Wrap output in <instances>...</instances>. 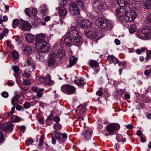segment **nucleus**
I'll return each mask as SVG.
<instances>
[{
	"label": "nucleus",
	"mask_w": 151,
	"mask_h": 151,
	"mask_svg": "<svg viewBox=\"0 0 151 151\" xmlns=\"http://www.w3.org/2000/svg\"><path fill=\"white\" fill-rule=\"evenodd\" d=\"M79 27L82 32L84 33L85 36L93 41L99 40L104 36V34L97 30L93 24H91L88 20H81L79 24Z\"/></svg>",
	"instance_id": "obj_1"
},
{
	"label": "nucleus",
	"mask_w": 151,
	"mask_h": 151,
	"mask_svg": "<svg viewBox=\"0 0 151 151\" xmlns=\"http://www.w3.org/2000/svg\"><path fill=\"white\" fill-rule=\"evenodd\" d=\"M80 32L72 27L66 34L67 36L64 39V43L66 46H70L73 44L79 46L83 43V40Z\"/></svg>",
	"instance_id": "obj_2"
},
{
	"label": "nucleus",
	"mask_w": 151,
	"mask_h": 151,
	"mask_svg": "<svg viewBox=\"0 0 151 151\" xmlns=\"http://www.w3.org/2000/svg\"><path fill=\"white\" fill-rule=\"evenodd\" d=\"M17 25L22 30H25L28 31H30L32 26L30 23L23 20L19 21L18 19H14L12 24V26L14 28L16 27Z\"/></svg>",
	"instance_id": "obj_3"
},
{
	"label": "nucleus",
	"mask_w": 151,
	"mask_h": 151,
	"mask_svg": "<svg viewBox=\"0 0 151 151\" xmlns=\"http://www.w3.org/2000/svg\"><path fill=\"white\" fill-rule=\"evenodd\" d=\"M61 6L60 7L58 10L59 15L60 18L65 19L68 12L67 9L65 7L68 2V0H59Z\"/></svg>",
	"instance_id": "obj_4"
},
{
	"label": "nucleus",
	"mask_w": 151,
	"mask_h": 151,
	"mask_svg": "<svg viewBox=\"0 0 151 151\" xmlns=\"http://www.w3.org/2000/svg\"><path fill=\"white\" fill-rule=\"evenodd\" d=\"M137 16V13L133 10H128L124 16V19L126 21L130 22L134 20Z\"/></svg>",
	"instance_id": "obj_5"
},
{
	"label": "nucleus",
	"mask_w": 151,
	"mask_h": 151,
	"mask_svg": "<svg viewBox=\"0 0 151 151\" xmlns=\"http://www.w3.org/2000/svg\"><path fill=\"white\" fill-rule=\"evenodd\" d=\"M69 11L70 13L73 15L76 16L80 14V10L76 4L71 2L69 4Z\"/></svg>",
	"instance_id": "obj_6"
},
{
	"label": "nucleus",
	"mask_w": 151,
	"mask_h": 151,
	"mask_svg": "<svg viewBox=\"0 0 151 151\" xmlns=\"http://www.w3.org/2000/svg\"><path fill=\"white\" fill-rule=\"evenodd\" d=\"M120 128V125L118 123H112L108 124L107 126L106 130L109 133H112Z\"/></svg>",
	"instance_id": "obj_7"
},
{
	"label": "nucleus",
	"mask_w": 151,
	"mask_h": 151,
	"mask_svg": "<svg viewBox=\"0 0 151 151\" xmlns=\"http://www.w3.org/2000/svg\"><path fill=\"white\" fill-rule=\"evenodd\" d=\"M97 26L101 29H104L107 26V22L106 20L103 18L97 19L95 22Z\"/></svg>",
	"instance_id": "obj_8"
},
{
	"label": "nucleus",
	"mask_w": 151,
	"mask_h": 151,
	"mask_svg": "<svg viewBox=\"0 0 151 151\" xmlns=\"http://www.w3.org/2000/svg\"><path fill=\"white\" fill-rule=\"evenodd\" d=\"M45 35L43 34H40L36 35V45H42L45 44L47 42L45 40Z\"/></svg>",
	"instance_id": "obj_9"
},
{
	"label": "nucleus",
	"mask_w": 151,
	"mask_h": 151,
	"mask_svg": "<svg viewBox=\"0 0 151 151\" xmlns=\"http://www.w3.org/2000/svg\"><path fill=\"white\" fill-rule=\"evenodd\" d=\"M47 42L45 44H43L42 45H36V47L37 50L44 53H46L49 52L50 47L47 45Z\"/></svg>",
	"instance_id": "obj_10"
},
{
	"label": "nucleus",
	"mask_w": 151,
	"mask_h": 151,
	"mask_svg": "<svg viewBox=\"0 0 151 151\" xmlns=\"http://www.w3.org/2000/svg\"><path fill=\"white\" fill-rule=\"evenodd\" d=\"M75 88L70 85H65L63 86L61 88V90L62 91H66L67 93L72 94L74 93Z\"/></svg>",
	"instance_id": "obj_11"
},
{
	"label": "nucleus",
	"mask_w": 151,
	"mask_h": 151,
	"mask_svg": "<svg viewBox=\"0 0 151 151\" xmlns=\"http://www.w3.org/2000/svg\"><path fill=\"white\" fill-rule=\"evenodd\" d=\"M13 125L11 123H5L2 125L1 130L6 132H9L12 131Z\"/></svg>",
	"instance_id": "obj_12"
},
{
	"label": "nucleus",
	"mask_w": 151,
	"mask_h": 151,
	"mask_svg": "<svg viewBox=\"0 0 151 151\" xmlns=\"http://www.w3.org/2000/svg\"><path fill=\"white\" fill-rule=\"evenodd\" d=\"M129 0H118L117 3L118 5L120 7H128L129 9H131L132 6V5L129 4Z\"/></svg>",
	"instance_id": "obj_13"
},
{
	"label": "nucleus",
	"mask_w": 151,
	"mask_h": 151,
	"mask_svg": "<svg viewBox=\"0 0 151 151\" xmlns=\"http://www.w3.org/2000/svg\"><path fill=\"white\" fill-rule=\"evenodd\" d=\"M127 7H121V8H117L116 10V13L117 15L119 17H122L123 16H125V15L127 12Z\"/></svg>",
	"instance_id": "obj_14"
},
{
	"label": "nucleus",
	"mask_w": 151,
	"mask_h": 151,
	"mask_svg": "<svg viewBox=\"0 0 151 151\" xmlns=\"http://www.w3.org/2000/svg\"><path fill=\"white\" fill-rule=\"evenodd\" d=\"M52 137H53L58 140L60 143H63L65 142V140L60 137L61 133L59 132L55 131L52 133Z\"/></svg>",
	"instance_id": "obj_15"
},
{
	"label": "nucleus",
	"mask_w": 151,
	"mask_h": 151,
	"mask_svg": "<svg viewBox=\"0 0 151 151\" xmlns=\"http://www.w3.org/2000/svg\"><path fill=\"white\" fill-rule=\"evenodd\" d=\"M92 134V131H84L82 133V137L85 139L88 140L91 138Z\"/></svg>",
	"instance_id": "obj_16"
},
{
	"label": "nucleus",
	"mask_w": 151,
	"mask_h": 151,
	"mask_svg": "<svg viewBox=\"0 0 151 151\" xmlns=\"http://www.w3.org/2000/svg\"><path fill=\"white\" fill-rule=\"evenodd\" d=\"M77 60V58L75 57L74 56L70 57L69 61V64L68 65V67L69 68H70L74 65L76 63Z\"/></svg>",
	"instance_id": "obj_17"
},
{
	"label": "nucleus",
	"mask_w": 151,
	"mask_h": 151,
	"mask_svg": "<svg viewBox=\"0 0 151 151\" xmlns=\"http://www.w3.org/2000/svg\"><path fill=\"white\" fill-rule=\"evenodd\" d=\"M92 6L95 9H97L98 11L101 9L102 6L101 3L98 0L93 3Z\"/></svg>",
	"instance_id": "obj_18"
},
{
	"label": "nucleus",
	"mask_w": 151,
	"mask_h": 151,
	"mask_svg": "<svg viewBox=\"0 0 151 151\" xmlns=\"http://www.w3.org/2000/svg\"><path fill=\"white\" fill-rule=\"evenodd\" d=\"M22 49L24 53L28 55H30L32 52V48L28 46H24L22 48Z\"/></svg>",
	"instance_id": "obj_19"
},
{
	"label": "nucleus",
	"mask_w": 151,
	"mask_h": 151,
	"mask_svg": "<svg viewBox=\"0 0 151 151\" xmlns=\"http://www.w3.org/2000/svg\"><path fill=\"white\" fill-rule=\"evenodd\" d=\"M141 32L143 35L146 37L149 36L151 34L150 30L148 28V27H146L145 28H143L142 29Z\"/></svg>",
	"instance_id": "obj_20"
},
{
	"label": "nucleus",
	"mask_w": 151,
	"mask_h": 151,
	"mask_svg": "<svg viewBox=\"0 0 151 151\" xmlns=\"http://www.w3.org/2000/svg\"><path fill=\"white\" fill-rule=\"evenodd\" d=\"M56 54L58 57L60 58H63L65 56V50L63 49L62 47H60L58 50V52Z\"/></svg>",
	"instance_id": "obj_21"
},
{
	"label": "nucleus",
	"mask_w": 151,
	"mask_h": 151,
	"mask_svg": "<svg viewBox=\"0 0 151 151\" xmlns=\"http://www.w3.org/2000/svg\"><path fill=\"white\" fill-rule=\"evenodd\" d=\"M144 9H151V0H147L143 3Z\"/></svg>",
	"instance_id": "obj_22"
},
{
	"label": "nucleus",
	"mask_w": 151,
	"mask_h": 151,
	"mask_svg": "<svg viewBox=\"0 0 151 151\" xmlns=\"http://www.w3.org/2000/svg\"><path fill=\"white\" fill-rule=\"evenodd\" d=\"M34 38L33 35L30 33L27 34L26 37V41L29 43H31L34 41Z\"/></svg>",
	"instance_id": "obj_23"
},
{
	"label": "nucleus",
	"mask_w": 151,
	"mask_h": 151,
	"mask_svg": "<svg viewBox=\"0 0 151 151\" xmlns=\"http://www.w3.org/2000/svg\"><path fill=\"white\" fill-rule=\"evenodd\" d=\"M74 82L75 84L78 86H80L81 87L83 86L86 84V82H84V80L81 79H79L77 80H75Z\"/></svg>",
	"instance_id": "obj_24"
},
{
	"label": "nucleus",
	"mask_w": 151,
	"mask_h": 151,
	"mask_svg": "<svg viewBox=\"0 0 151 151\" xmlns=\"http://www.w3.org/2000/svg\"><path fill=\"white\" fill-rule=\"evenodd\" d=\"M20 96L17 95L14 97L12 100V104L15 105L17 104L18 102V99L20 98Z\"/></svg>",
	"instance_id": "obj_25"
},
{
	"label": "nucleus",
	"mask_w": 151,
	"mask_h": 151,
	"mask_svg": "<svg viewBox=\"0 0 151 151\" xmlns=\"http://www.w3.org/2000/svg\"><path fill=\"white\" fill-rule=\"evenodd\" d=\"M76 2L77 4V6L79 7L82 10H84L85 9V5L84 3L81 0H77Z\"/></svg>",
	"instance_id": "obj_26"
},
{
	"label": "nucleus",
	"mask_w": 151,
	"mask_h": 151,
	"mask_svg": "<svg viewBox=\"0 0 151 151\" xmlns=\"http://www.w3.org/2000/svg\"><path fill=\"white\" fill-rule=\"evenodd\" d=\"M40 9L42 13L44 14H46L48 12V9L45 5H42L40 7Z\"/></svg>",
	"instance_id": "obj_27"
},
{
	"label": "nucleus",
	"mask_w": 151,
	"mask_h": 151,
	"mask_svg": "<svg viewBox=\"0 0 151 151\" xmlns=\"http://www.w3.org/2000/svg\"><path fill=\"white\" fill-rule=\"evenodd\" d=\"M89 64L90 66L92 68H97L99 66L98 63L95 60H91L90 61Z\"/></svg>",
	"instance_id": "obj_28"
},
{
	"label": "nucleus",
	"mask_w": 151,
	"mask_h": 151,
	"mask_svg": "<svg viewBox=\"0 0 151 151\" xmlns=\"http://www.w3.org/2000/svg\"><path fill=\"white\" fill-rule=\"evenodd\" d=\"M11 120L13 122H19L20 119L19 117L13 115L11 118Z\"/></svg>",
	"instance_id": "obj_29"
},
{
	"label": "nucleus",
	"mask_w": 151,
	"mask_h": 151,
	"mask_svg": "<svg viewBox=\"0 0 151 151\" xmlns=\"http://www.w3.org/2000/svg\"><path fill=\"white\" fill-rule=\"evenodd\" d=\"M136 26L135 24L132 25L129 29V32L131 33H134L136 31Z\"/></svg>",
	"instance_id": "obj_30"
},
{
	"label": "nucleus",
	"mask_w": 151,
	"mask_h": 151,
	"mask_svg": "<svg viewBox=\"0 0 151 151\" xmlns=\"http://www.w3.org/2000/svg\"><path fill=\"white\" fill-rule=\"evenodd\" d=\"M56 61L55 60L49 59V60L48 61V66L49 67H51L55 65Z\"/></svg>",
	"instance_id": "obj_31"
},
{
	"label": "nucleus",
	"mask_w": 151,
	"mask_h": 151,
	"mask_svg": "<svg viewBox=\"0 0 151 151\" xmlns=\"http://www.w3.org/2000/svg\"><path fill=\"white\" fill-rule=\"evenodd\" d=\"M58 56L56 53L52 52L50 54L49 59L55 60V59Z\"/></svg>",
	"instance_id": "obj_32"
},
{
	"label": "nucleus",
	"mask_w": 151,
	"mask_h": 151,
	"mask_svg": "<svg viewBox=\"0 0 151 151\" xmlns=\"http://www.w3.org/2000/svg\"><path fill=\"white\" fill-rule=\"evenodd\" d=\"M146 54L147 56L145 58V60L147 62L149 59H151V50L147 51Z\"/></svg>",
	"instance_id": "obj_33"
},
{
	"label": "nucleus",
	"mask_w": 151,
	"mask_h": 151,
	"mask_svg": "<svg viewBox=\"0 0 151 151\" xmlns=\"http://www.w3.org/2000/svg\"><path fill=\"white\" fill-rule=\"evenodd\" d=\"M19 54L16 51H14L12 53L13 59L14 60H16L18 57Z\"/></svg>",
	"instance_id": "obj_34"
},
{
	"label": "nucleus",
	"mask_w": 151,
	"mask_h": 151,
	"mask_svg": "<svg viewBox=\"0 0 151 151\" xmlns=\"http://www.w3.org/2000/svg\"><path fill=\"white\" fill-rule=\"evenodd\" d=\"M146 49V48L145 47H142L141 49H138L136 50L135 52L137 54H140L142 52L145 51Z\"/></svg>",
	"instance_id": "obj_35"
},
{
	"label": "nucleus",
	"mask_w": 151,
	"mask_h": 151,
	"mask_svg": "<svg viewBox=\"0 0 151 151\" xmlns=\"http://www.w3.org/2000/svg\"><path fill=\"white\" fill-rule=\"evenodd\" d=\"M36 56L37 59L40 60L43 58V57L42 53L39 52L36 53Z\"/></svg>",
	"instance_id": "obj_36"
},
{
	"label": "nucleus",
	"mask_w": 151,
	"mask_h": 151,
	"mask_svg": "<svg viewBox=\"0 0 151 151\" xmlns=\"http://www.w3.org/2000/svg\"><path fill=\"white\" fill-rule=\"evenodd\" d=\"M54 117L53 115L52 114H50V115L48 117L46 121V124L50 125V124H49L48 123V121H51L52 120Z\"/></svg>",
	"instance_id": "obj_37"
},
{
	"label": "nucleus",
	"mask_w": 151,
	"mask_h": 151,
	"mask_svg": "<svg viewBox=\"0 0 151 151\" xmlns=\"http://www.w3.org/2000/svg\"><path fill=\"white\" fill-rule=\"evenodd\" d=\"M53 128L55 129L60 130L61 128V125L58 123H56V124H54Z\"/></svg>",
	"instance_id": "obj_38"
},
{
	"label": "nucleus",
	"mask_w": 151,
	"mask_h": 151,
	"mask_svg": "<svg viewBox=\"0 0 151 151\" xmlns=\"http://www.w3.org/2000/svg\"><path fill=\"white\" fill-rule=\"evenodd\" d=\"M4 140V136L2 132L0 131V143H2Z\"/></svg>",
	"instance_id": "obj_39"
},
{
	"label": "nucleus",
	"mask_w": 151,
	"mask_h": 151,
	"mask_svg": "<svg viewBox=\"0 0 151 151\" xmlns=\"http://www.w3.org/2000/svg\"><path fill=\"white\" fill-rule=\"evenodd\" d=\"M12 69L16 73H18L19 71V68L17 66H14L12 67Z\"/></svg>",
	"instance_id": "obj_40"
},
{
	"label": "nucleus",
	"mask_w": 151,
	"mask_h": 151,
	"mask_svg": "<svg viewBox=\"0 0 151 151\" xmlns=\"http://www.w3.org/2000/svg\"><path fill=\"white\" fill-rule=\"evenodd\" d=\"M34 141L32 138H29L26 141V143L27 145H30Z\"/></svg>",
	"instance_id": "obj_41"
},
{
	"label": "nucleus",
	"mask_w": 151,
	"mask_h": 151,
	"mask_svg": "<svg viewBox=\"0 0 151 151\" xmlns=\"http://www.w3.org/2000/svg\"><path fill=\"white\" fill-rule=\"evenodd\" d=\"M116 139L118 142L122 141L123 137L122 135L118 134L116 136Z\"/></svg>",
	"instance_id": "obj_42"
},
{
	"label": "nucleus",
	"mask_w": 151,
	"mask_h": 151,
	"mask_svg": "<svg viewBox=\"0 0 151 151\" xmlns=\"http://www.w3.org/2000/svg\"><path fill=\"white\" fill-rule=\"evenodd\" d=\"M113 26L114 24L112 22H109L108 24H107V26L106 27L108 30H111L112 29Z\"/></svg>",
	"instance_id": "obj_43"
},
{
	"label": "nucleus",
	"mask_w": 151,
	"mask_h": 151,
	"mask_svg": "<svg viewBox=\"0 0 151 151\" xmlns=\"http://www.w3.org/2000/svg\"><path fill=\"white\" fill-rule=\"evenodd\" d=\"M114 56L113 55L108 56L107 57V60L110 63H112L113 59Z\"/></svg>",
	"instance_id": "obj_44"
},
{
	"label": "nucleus",
	"mask_w": 151,
	"mask_h": 151,
	"mask_svg": "<svg viewBox=\"0 0 151 151\" xmlns=\"http://www.w3.org/2000/svg\"><path fill=\"white\" fill-rule=\"evenodd\" d=\"M114 56L113 55L108 56L107 57V60L110 63H112L113 59Z\"/></svg>",
	"instance_id": "obj_45"
},
{
	"label": "nucleus",
	"mask_w": 151,
	"mask_h": 151,
	"mask_svg": "<svg viewBox=\"0 0 151 151\" xmlns=\"http://www.w3.org/2000/svg\"><path fill=\"white\" fill-rule=\"evenodd\" d=\"M146 22L147 24H149L151 23V14L146 19Z\"/></svg>",
	"instance_id": "obj_46"
},
{
	"label": "nucleus",
	"mask_w": 151,
	"mask_h": 151,
	"mask_svg": "<svg viewBox=\"0 0 151 151\" xmlns=\"http://www.w3.org/2000/svg\"><path fill=\"white\" fill-rule=\"evenodd\" d=\"M24 107L25 109H28L30 106V103L29 102H26L24 104Z\"/></svg>",
	"instance_id": "obj_47"
},
{
	"label": "nucleus",
	"mask_w": 151,
	"mask_h": 151,
	"mask_svg": "<svg viewBox=\"0 0 151 151\" xmlns=\"http://www.w3.org/2000/svg\"><path fill=\"white\" fill-rule=\"evenodd\" d=\"M23 83L25 85H28L31 83L30 81L29 80H24Z\"/></svg>",
	"instance_id": "obj_48"
},
{
	"label": "nucleus",
	"mask_w": 151,
	"mask_h": 151,
	"mask_svg": "<svg viewBox=\"0 0 151 151\" xmlns=\"http://www.w3.org/2000/svg\"><path fill=\"white\" fill-rule=\"evenodd\" d=\"M30 11V9L29 8H27L25 9L24 12L25 14L28 16H30L29 12Z\"/></svg>",
	"instance_id": "obj_49"
},
{
	"label": "nucleus",
	"mask_w": 151,
	"mask_h": 151,
	"mask_svg": "<svg viewBox=\"0 0 151 151\" xmlns=\"http://www.w3.org/2000/svg\"><path fill=\"white\" fill-rule=\"evenodd\" d=\"M40 81L42 83H45L47 81H46V78L42 77H40L39 79Z\"/></svg>",
	"instance_id": "obj_50"
},
{
	"label": "nucleus",
	"mask_w": 151,
	"mask_h": 151,
	"mask_svg": "<svg viewBox=\"0 0 151 151\" xmlns=\"http://www.w3.org/2000/svg\"><path fill=\"white\" fill-rule=\"evenodd\" d=\"M4 32H8V31L6 30H3V32H2L1 35H0V40L2 39L4 36Z\"/></svg>",
	"instance_id": "obj_51"
},
{
	"label": "nucleus",
	"mask_w": 151,
	"mask_h": 151,
	"mask_svg": "<svg viewBox=\"0 0 151 151\" xmlns=\"http://www.w3.org/2000/svg\"><path fill=\"white\" fill-rule=\"evenodd\" d=\"M2 96L5 98H7L8 97L9 94L7 92L4 91L3 92L1 93Z\"/></svg>",
	"instance_id": "obj_52"
},
{
	"label": "nucleus",
	"mask_w": 151,
	"mask_h": 151,
	"mask_svg": "<svg viewBox=\"0 0 151 151\" xmlns=\"http://www.w3.org/2000/svg\"><path fill=\"white\" fill-rule=\"evenodd\" d=\"M24 74H22V76H24L25 77H26L27 78H29L30 77V74L29 73L27 72H26V71L24 72Z\"/></svg>",
	"instance_id": "obj_53"
},
{
	"label": "nucleus",
	"mask_w": 151,
	"mask_h": 151,
	"mask_svg": "<svg viewBox=\"0 0 151 151\" xmlns=\"http://www.w3.org/2000/svg\"><path fill=\"white\" fill-rule=\"evenodd\" d=\"M53 120L58 123L60 120V118L58 116H56L54 117Z\"/></svg>",
	"instance_id": "obj_54"
},
{
	"label": "nucleus",
	"mask_w": 151,
	"mask_h": 151,
	"mask_svg": "<svg viewBox=\"0 0 151 151\" xmlns=\"http://www.w3.org/2000/svg\"><path fill=\"white\" fill-rule=\"evenodd\" d=\"M26 65L29 66L31 64V61L29 59H27L25 62Z\"/></svg>",
	"instance_id": "obj_55"
},
{
	"label": "nucleus",
	"mask_w": 151,
	"mask_h": 151,
	"mask_svg": "<svg viewBox=\"0 0 151 151\" xmlns=\"http://www.w3.org/2000/svg\"><path fill=\"white\" fill-rule=\"evenodd\" d=\"M32 24L33 25H34V26L35 27H38L39 26L40 24L39 23H37L36 22V21L34 20L33 22L32 21Z\"/></svg>",
	"instance_id": "obj_56"
},
{
	"label": "nucleus",
	"mask_w": 151,
	"mask_h": 151,
	"mask_svg": "<svg viewBox=\"0 0 151 151\" xmlns=\"http://www.w3.org/2000/svg\"><path fill=\"white\" fill-rule=\"evenodd\" d=\"M119 62V60L114 56L113 59L112 63H117Z\"/></svg>",
	"instance_id": "obj_57"
},
{
	"label": "nucleus",
	"mask_w": 151,
	"mask_h": 151,
	"mask_svg": "<svg viewBox=\"0 0 151 151\" xmlns=\"http://www.w3.org/2000/svg\"><path fill=\"white\" fill-rule=\"evenodd\" d=\"M32 13L34 16H36L37 13V10L36 9H33L32 11Z\"/></svg>",
	"instance_id": "obj_58"
},
{
	"label": "nucleus",
	"mask_w": 151,
	"mask_h": 151,
	"mask_svg": "<svg viewBox=\"0 0 151 151\" xmlns=\"http://www.w3.org/2000/svg\"><path fill=\"white\" fill-rule=\"evenodd\" d=\"M44 136L43 135H42L41 136L40 139V141L39 143H43L44 142Z\"/></svg>",
	"instance_id": "obj_59"
},
{
	"label": "nucleus",
	"mask_w": 151,
	"mask_h": 151,
	"mask_svg": "<svg viewBox=\"0 0 151 151\" xmlns=\"http://www.w3.org/2000/svg\"><path fill=\"white\" fill-rule=\"evenodd\" d=\"M115 43L117 45H118L120 44V41L117 39H116L114 40Z\"/></svg>",
	"instance_id": "obj_60"
},
{
	"label": "nucleus",
	"mask_w": 151,
	"mask_h": 151,
	"mask_svg": "<svg viewBox=\"0 0 151 151\" xmlns=\"http://www.w3.org/2000/svg\"><path fill=\"white\" fill-rule=\"evenodd\" d=\"M32 91L34 92H37L38 88L37 87L35 86H34L32 88Z\"/></svg>",
	"instance_id": "obj_61"
},
{
	"label": "nucleus",
	"mask_w": 151,
	"mask_h": 151,
	"mask_svg": "<svg viewBox=\"0 0 151 151\" xmlns=\"http://www.w3.org/2000/svg\"><path fill=\"white\" fill-rule=\"evenodd\" d=\"M96 94L97 96H101L102 95V92L101 91L99 90L96 92Z\"/></svg>",
	"instance_id": "obj_62"
},
{
	"label": "nucleus",
	"mask_w": 151,
	"mask_h": 151,
	"mask_svg": "<svg viewBox=\"0 0 151 151\" xmlns=\"http://www.w3.org/2000/svg\"><path fill=\"white\" fill-rule=\"evenodd\" d=\"M45 78L46 81H47V80H48V81H51V77L49 75H47Z\"/></svg>",
	"instance_id": "obj_63"
},
{
	"label": "nucleus",
	"mask_w": 151,
	"mask_h": 151,
	"mask_svg": "<svg viewBox=\"0 0 151 151\" xmlns=\"http://www.w3.org/2000/svg\"><path fill=\"white\" fill-rule=\"evenodd\" d=\"M142 134V132L141 130H138L136 132V134L139 136H141Z\"/></svg>",
	"instance_id": "obj_64"
}]
</instances>
